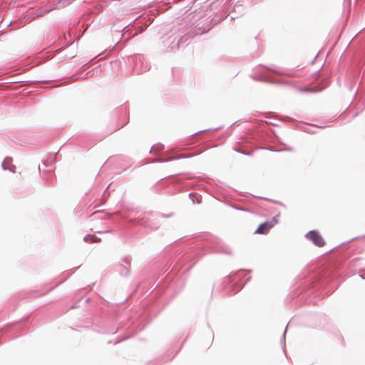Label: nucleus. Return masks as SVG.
Here are the masks:
<instances>
[{
	"label": "nucleus",
	"mask_w": 365,
	"mask_h": 365,
	"mask_svg": "<svg viewBox=\"0 0 365 365\" xmlns=\"http://www.w3.org/2000/svg\"><path fill=\"white\" fill-rule=\"evenodd\" d=\"M279 216L277 215L272 217L270 220L264 222L259 225L255 233L258 235H266L269 231L279 222Z\"/></svg>",
	"instance_id": "f257e3e1"
},
{
	"label": "nucleus",
	"mask_w": 365,
	"mask_h": 365,
	"mask_svg": "<svg viewBox=\"0 0 365 365\" xmlns=\"http://www.w3.org/2000/svg\"><path fill=\"white\" fill-rule=\"evenodd\" d=\"M307 238L310 240L316 246L322 247L325 245V241L322 235L315 230L309 231L306 235Z\"/></svg>",
	"instance_id": "f03ea898"
},
{
	"label": "nucleus",
	"mask_w": 365,
	"mask_h": 365,
	"mask_svg": "<svg viewBox=\"0 0 365 365\" xmlns=\"http://www.w3.org/2000/svg\"><path fill=\"white\" fill-rule=\"evenodd\" d=\"M1 167L4 170H9L13 173L16 172V166L13 164L11 157H6L1 163Z\"/></svg>",
	"instance_id": "7ed1b4c3"
},
{
	"label": "nucleus",
	"mask_w": 365,
	"mask_h": 365,
	"mask_svg": "<svg viewBox=\"0 0 365 365\" xmlns=\"http://www.w3.org/2000/svg\"><path fill=\"white\" fill-rule=\"evenodd\" d=\"M327 88V87L324 86H321L319 88H309V89H305L304 91H316V92H318V91H322V90Z\"/></svg>",
	"instance_id": "20e7f679"
},
{
	"label": "nucleus",
	"mask_w": 365,
	"mask_h": 365,
	"mask_svg": "<svg viewBox=\"0 0 365 365\" xmlns=\"http://www.w3.org/2000/svg\"><path fill=\"white\" fill-rule=\"evenodd\" d=\"M6 89L16 90V89H18V87L16 86V87L14 88V87H11V86L10 87H9V86H8V87L6 88Z\"/></svg>",
	"instance_id": "39448f33"
}]
</instances>
